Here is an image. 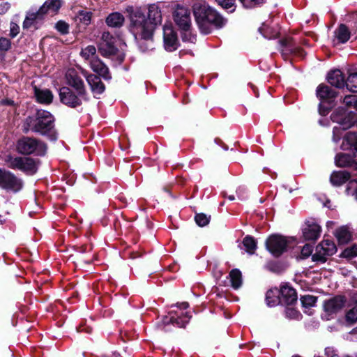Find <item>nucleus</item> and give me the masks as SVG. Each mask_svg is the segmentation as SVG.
Masks as SVG:
<instances>
[{
    "label": "nucleus",
    "mask_w": 357,
    "mask_h": 357,
    "mask_svg": "<svg viewBox=\"0 0 357 357\" xmlns=\"http://www.w3.org/2000/svg\"><path fill=\"white\" fill-rule=\"evenodd\" d=\"M196 223L200 227H204L208 224L210 216H207L204 213L197 214L195 217Z\"/></svg>",
    "instance_id": "40"
},
{
    "label": "nucleus",
    "mask_w": 357,
    "mask_h": 357,
    "mask_svg": "<svg viewBox=\"0 0 357 357\" xmlns=\"http://www.w3.org/2000/svg\"><path fill=\"white\" fill-rule=\"evenodd\" d=\"M35 22L31 20V18L29 17L26 15V17L23 22V28L29 29L34 24Z\"/></svg>",
    "instance_id": "52"
},
{
    "label": "nucleus",
    "mask_w": 357,
    "mask_h": 357,
    "mask_svg": "<svg viewBox=\"0 0 357 357\" xmlns=\"http://www.w3.org/2000/svg\"><path fill=\"white\" fill-rule=\"evenodd\" d=\"M243 188H239V189L236 191L237 195H238V198H240V199H243V196H242V195H241V194H242V191H243Z\"/></svg>",
    "instance_id": "53"
},
{
    "label": "nucleus",
    "mask_w": 357,
    "mask_h": 357,
    "mask_svg": "<svg viewBox=\"0 0 357 357\" xmlns=\"http://www.w3.org/2000/svg\"><path fill=\"white\" fill-rule=\"evenodd\" d=\"M346 321L350 324L357 322V305L347 312L346 314Z\"/></svg>",
    "instance_id": "44"
},
{
    "label": "nucleus",
    "mask_w": 357,
    "mask_h": 357,
    "mask_svg": "<svg viewBox=\"0 0 357 357\" xmlns=\"http://www.w3.org/2000/svg\"><path fill=\"white\" fill-rule=\"evenodd\" d=\"M163 40L166 50L172 52L177 49V36L171 23H165L163 26Z\"/></svg>",
    "instance_id": "14"
},
{
    "label": "nucleus",
    "mask_w": 357,
    "mask_h": 357,
    "mask_svg": "<svg viewBox=\"0 0 357 357\" xmlns=\"http://www.w3.org/2000/svg\"><path fill=\"white\" fill-rule=\"evenodd\" d=\"M331 119L333 122L337 123L333 130V140L335 142L340 141L342 130L349 128L355 122V116L352 113H347L342 107H338L331 114Z\"/></svg>",
    "instance_id": "4"
},
{
    "label": "nucleus",
    "mask_w": 357,
    "mask_h": 357,
    "mask_svg": "<svg viewBox=\"0 0 357 357\" xmlns=\"http://www.w3.org/2000/svg\"><path fill=\"white\" fill-rule=\"evenodd\" d=\"M179 311H171L168 316L163 319V323L165 325L172 324L178 327H184L189 321L191 316L189 312H183L182 310H185L188 307V303H182L178 305Z\"/></svg>",
    "instance_id": "7"
},
{
    "label": "nucleus",
    "mask_w": 357,
    "mask_h": 357,
    "mask_svg": "<svg viewBox=\"0 0 357 357\" xmlns=\"http://www.w3.org/2000/svg\"><path fill=\"white\" fill-rule=\"evenodd\" d=\"M26 16L31 18L35 22L40 20L45 16L43 13L40 12V8L36 12L29 11L27 13Z\"/></svg>",
    "instance_id": "47"
},
{
    "label": "nucleus",
    "mask_w": 357,
    "mask_h": 357,
    "mask_svg": "<svg viewBox=\"0 0 357 357\" xmlns=\"http://www.w3.org/2000/svg\"><path fill=\"white\" fill-rule=\"evenodd\" d=\"M62 6V0H46L40 6V12L44 15L56 14Z\"/></svg>",
    "instance_id": "21"
},
{
    "label": "nucleus",
    "mask_w": 357,
    "mask_h": 357,
    "mask_svg": "<svg viewBox=\"0 0 357 357\" xmlns=\"http://www.w3.org/2000/svg\"><path fill=\"white\" fill-rule=\"evenodd\" d=\"M10 36L14 38L20 32V26L17 23L11 22L10 24Z\"/></svg>",
    "instance_id": "50"
},
{
    "label": "nucleus",
    "mask_w": 357,
    "mask_h": 357,
    "mask_svg": "<svg viewBox=\"0 0 357 357\" xmlns=\"http://www.w3.org/2000/svg\"><path fill=\"white\" fill-rule=\"evenodd\" d=\"M336 92L328 86L320 84L317 89V96L321 100L319 106V112L322 116H326L331 107L325 106V103H331L336 97Z\"/></svg>",
    "instance_id": "9"
},
{
    "label": "nucleus",
    "mask_w": 357,
    "mask_h": 357,
    "mask_svg": "<svg viewBox=\"0 0 357 357\" xmlns=\"http://www.w3.org/2000/svg\"><path fill=\"white\" fill-rule=\"evenodd\" d=\"M335 162L338 167H348L353 165L354 160L349 154L339 153L335 158Z\"/></svg>",
    "instance_id": "31"
},
{
    "label": "nucleus",
    "mask_w": 357,
    "mask_h": 357,
    "mask_svg": "<svg viewBox=\"0 0 357 357\" xmlns=\"http://www.w3.org/2000/svg\"><path fill=\"white\" fill-rule=\"evenodd\" d=\"M321 231L320 225L313 220H308L303 229V236L305 240L315 241L320 236Z\"/></svg>",
    "instance_id": "15"
},
{
    "label": "nucleus",
    "mask_w": 357,
    "mask_h": 357,
    "mask_svg": "<svg viewBox=\"0 0 357 357\" xmlns=\"http://www.w3.org/2000/svg\"><path fill=\"white\" fill-rule=\"evenodd\" d=\"M215 1L222 8L229 10V12H233L235 10V1L236 0H215Z\"/></svg>",
    "instance_id": "41"
},
{
    "label": "nucleus",
    "mask_w": 357,
    "mask_h": 357,
    "mask_svg": "<svg viewBox=\"0 0 357 357\" xmlns=\"http://www.w3.org/2000/svg\"><path fill=\"white\" fill-rule=\"evenodd\" d=\"M231 286L234 289H238L241 286L242 277L241 273L238 269L232 270L229 273Z\"/></svg>",
    "instance_id": "33"
},
{
    "label": "nucleus",
    "mask_w": 357,
    "mask_h": 357,
    "mask_svg": "<svg viewBox=\"0 0 357 357\" xmlns=\"http://www.w3.org/2000/svg\"><path fill=\"white\" fill-rule=\"evenodd\" d=\"M343 103L348 108H354L357 109V95H348L343 99Z\"/></svg>",
    "instance_id": "38"
},
{
    "label": "nucleus",
    "mask_w": 357,
    "mask_h": 357,
    "mask_svg": "<svg viewBox=\"0 0 357 357\" xmlns=\"http://www.w3.org/2000/svg\"><path fill=\"white\" fill-rule=\"evenodd\" d=\"M332 223H333L332 222H328V223H327V226H328V225H329V224H332Z\"/></svg>",
    "instance_id": "57"
},
{
    "label": "nucleus",
    "mask_w": 357,
    "mask_h": 357,
    "mask_svg": "<svg viewBox=\"0 0 357 357\" xmlns=\"http://www.w3.org/2000/svg\"><path fill=\"white\" fill-rule=\"evenodd\" d=\"M340 243L344 244L351 240V234L346 227H341L337 229L335 233Z\"/></svg>",
    "instance_id": "28"
},
{
    "label": "nucleus",
    "mask_w": 357,
    "mask_h": 357,
    "mask_svg": "<svg viewBox=\"0 0 357 357\" xmlns=\"http://www.w3.org/2000/svg\"><path fill=\"white\" fill-rule=\"evenodd\" d=\"M161 21L160 10L154 4L149 7L147 17L139 10L131 15L130 31L142 52L153 49V32Z\"/></svg>",
    "instance_id": "1"
},
{
    "label": "nucleus",
    "mask_w": 357,
    "mask_h": 357,
    "mask_svg": "<svg viewBox=\"0 0 357 357\" xmlns=\"http://www.w3.org/2000/svg\"><path fill=\"white\" fill-rule=\"evenodd\" d=\"M335 39L334 40V44L337 45L340 43H346L350 38V32L348 28L341 24L339 28L335 31Z\"/></svg>",
    "instance_id": "24"
},
{
    "label": "nucleus",
    "mask_w": 357,
    "mask_h": 357,
    "mask_svg": "<svg viewBox=\"0 0 357 357\" xmlns=\"http://www.w3.org/2000/svg\"><path fill=\"white\" fill-rule=\"evenodd\" d=\"M6 102L9 105H12L13 103V102L11 100H7Z\"/></svg>",
    "instance_id": "55"
},
{
    "label": "nucleus",
    "mask_w": 357,
    "mask_h": 357,
    "mask_svg": "<svg viewBox=\"0 0 357 357\" xmlns=\"http://www.w3.org/2000/svg\"><path fill=\"white\" fill-rule=\"evenodd\" d=\"M343 150L351 151L354 156H357V135L354 132H347L341 146Z\"/></svg>",
    "instance_id": "18"
},
{
    "label": "nucleus",
    "mask_w": 357,
    "mask_h": 357,
    "mask_svg": "<svg viewBox=\"0 0 357 357\" xmlns=\"http://www.w3.org/2000/svg\"><path fill=\"white\" fill-rule=\"evenodd\" d=\"M113 41L114 38L109 32L102 33L100 43H110Z\"/></svg>",
    "instance_id": "51"
},
{
    "label": "nucleus",
    "mask_w": 357,
    "mask_h": 357,
    "mask_svg": "<svg viewBox=\"0 0 357 357\" xmlns=\"http://www.w3.org/2000/svg\"><path fill=\"white\" fill-rule=\"evenodd\" d=\"M83 75L85 77L89 85L91 87L92 92L96 94H100L105 91V85L101 82L99 77L89 74L86 71H82Z\"/></svg>",
    "instance_id": "16"
},
{
    "label": "nucleus",
    "mask_w": 357,
    "mask_h": 357,
    "mask_svg": "<svg viewBox=\"0 0 357 357\" xmlns=\"http://www.w3.org/2000/svg\"><path fill=\"white\" fill-rule=\"evenodd\" d=\"M259 30L265 38L269 39L275 38L279 35L278 26L271 27L266 24H263Z\"/></svg>",
    "instance_id": "30"
},
{
    "label": "nucleus",
    "mask_w": 357,
    "mask_h": 357,
    "mask_svg": "<svg viewBox=\"0 0 357 357\" xmlns=\"http://www.w3.org/2000/svg\"><path fill=\"white\" fill-rule=\"evenodd\" d=\"M342 256L347 258L357 257V245H353L352 246L346 248L342 252Z\"/></svg>",
    "instance_id": "45"
},
{
    "label": "nucleus",
    "mask_w": 357,
    "mask_h": 357,
    "mask_svg": "<svg viewBox=\"0 0 357 357\" xmlns=\"http://www.w3.org/2000/svg\"><path fill=\"white\" fill-rule=\"evenodd\" d=\"M66 83L75 89L76 91H86L84 82L73 69H70L66 75Z\"/></svg>",
    "instance_id": "17"
},
{
    "label": "nucleus",
    "mask_w": 357,
    "mask_h": 357,
    "mask_svg": "<svg viewBox=\"0 0 357 357\" xmlns=\"http://www.w3.org/2000/svg\"><path fill=\"white\" fill-rule=\"evenodd\" d=\"M301 301L303 306L311 307L315 305L317 298L311 295H306L301 298Z\"/></svg>",
    "instance_id": "43"
},
{
    "label": "nucleus",
    "mask_w": 357,
    "mask_h": 357,
    "mask_svg": "<svg viewBox=\"0 0 357 357\" xmlns=\"http://www.w3.org/2000/svg\"><path fill=\"white\" fill-rule=\"evenodd\" d=\"M280 292L278 289H270L266 292V301L268 306H275L280 303Z\"/></svg>",
    "instance_id": "32"
},
{
    "label": "nucleus",
    "mask_w": 357,
    "mask_h": 357,
    "mask_svg": "<svg viewBox=\"0 0 357 357\" xmlns=\"http://www.w3.org/2000/svg\"><path fill=\"white\" fill-rule=\"evenodd\" d=\"M54 121L53 116L46 110H38L35 118L29 117L26 119L30 130L43 135H47L51 140L56 139Z\"/></svg>",
    "instance_id": "3"
},
{
    "label": "nucleus",
    "mask_w": 357,
    "mask_h": 357,
    "mask_svg": "<svg viewBox=\"0 0 357 357\" xmlns=\"http://www.w3.org/2000/svg\"><path fill=\"white\" fill-rule=\"evenodd\" d=\"M298 53H299V54L301 53V54H302V50H298Z\"/></svg>",
    "instance_id": "58"
},
{
    "label": "nucleus",
    "mask_w": 357,
    "mask_h": 357,
    "mask_svg": "<svg viewBox=\"0 0 357 357\" xmlns=\"http://www.w3.org/2000/svg\"><path fill=\"white\" fill-rule=\"evenodd\" d=\"M314 357H322V356H321L320 355L315 354V355L314 356Z\"/></svg>",
    "instance_id": "56"
},
{
    "label": "nucleus",
    "mask_w": 357,
    "mask_h": 357,
    "mask_svg": "<svg viewBox=\"0 0 357 357\" xmlns=\"http://www.w3.org/2000/svg\"><path fill=\"white\" fill-rule=\"evenodd\" d=\"M91 69L105 79H110L111 75L109 73L108 68L98 57H94L90 61Z\"/></svg>",
    "instance_id": "20"
},
{
    "label": "nucleus",
    "mask_w": 357,
    "mask_h": 357,
    "mask_svg": "<svg viewBox=\"0 0 357 357\" xmlns=\"http://www.w3.org/2000/svg\"><path fill=\"white\" fill-rule=\"evenodd\" d=\"M325 206L329 207L326 204H324Z\"/></svg>",
    "instance_id": "59"
},
{
    "label": "nucleus",
    "mask_w": 357,
    "mask_h": 357,
    "mask_svg": "<svg viewBox=\"0 0 357 357\" xmlns=\"http://www.w3.org/2000/svg\"><path fill=\"white\" fill-rule=\"evenodd\" d=\"M228 199H229V200H234L235 198H234V195H229V196L228 197Z\"/></svg>",
    "instance_id": "54"
},
{
    "label": "nucleus",
    "mask_w": 357,
    "mask_h": 357,
    "mask_svg": "<svg viewBox=\"0 0 357 357\" xmlns=\"http://www.w3.org/2000/svg\"><path fill=\"white\" fill-rule=\"evenodd\" d=\"M192 8L196 22L204 34L211 32V24L221 28L226 23V20L215 10L206 3H195Z\"/></svg>",
    "instance_id": "2"
},
{
    "label": "nucleus",
    "mask_w": 357,
    "mask_h": 357,
    "mask_svg": "<svg viewBox=\"0 0 357 357\" xmlns=\"http://www.w3.org/2000/svg\"><path fill=\"white\" fill-rule=\"evenodd\" d=\"M350 178V174L346 171L333 172L330 181L333 185H341Z\"/></svg>",
    "instance_id": "25"
},
{
    "label": "nucleus",
    "mask_w": 357,
    "mask_h": 357,
    "mask_svg": "<svg viewBox=\"0 0 357 357\" xmlns=\"http://www.w3.org/2000/svg\"><path fill=\"white\" fill-rule=\"evenodd\" d=\"M174 21L183 31L190 30L191 26L190 13L188 8L183 6H177L174 14Z\"/></svg>",
    "instance_id": "13"
},
{
    "label": "nucleus",
    "mask_w": 357,
    "mask_h": 357,
    "mask_svg": "<svg viewBox=\"0 0 357 357\" xmlns=\"http://www.w3.org/2000/svg\"><path fill=\"white\" fill-rule=\"evenodd\" d=\"M287 245V239L277 234L270 236L266 241L267 250L275 257H279L285 252Z\"/></svg>",
    "instance_id": "11"
},
{
    "label": "nucleus",
    "mask_w": 357,
    "mask_h": 357,
    "mask_svg": "<svg viewBox=\"0 0 357 357\" xmlns=\"http://www.w3.org/2000/svg\"><path fill=\"white\" fill-rule=\"evenodd\" d=\"M61 102L70 107H76L89 100V96L86 91L73 92L68 87H62L59 91Z\"/></svg>",
    "instance_id": "5"
},
{
    "label": "nucleus",
    "mask_w": 357,
    "mask_h": 357,
    "mask_svg": "<svg viewBox=\"0 0 357 357\" xmlns=\"http://www.w3.org/2000/svg\"><path fill=\"white\" fill-rule=\"evenodd\" d=\"M100 54L104 56H109L114 54L117 49L114 45V41L110 43H100L98 47Z\"/></svg>",
    "instance_id": "29"
},
{
    "label": "nucleus",
    "mask_w": 357,
    "mask_h": 357,
    "mask_svg": "<svg viewBox=\"0 0 357 357\" xmlns=\"http://www.w3.org/2000/svg\"><path fill=\"white\" fill-rule=\"evenodd\" d=\"M8 166L12 169H18L27 174H33L38 169V162L31 158L16 157L8 160Z\"/></svg>",
    "instance_id": "8"
},
{
    "label": "nucleus",
    "mask_w": 357,
    "mask_h": 357,
    "mask_svg": "<svg viewBox=\"0 0 357 357\" xmlns=\"http://www.w3.org/2000/svg\"><path fill=\"white\" fill-rule=\"evenodd\" d=\"M96 48L95 46L88 45L82 50L80 54L85 60H91L93 58L96 57Z\"/></svg>",
    "instance_id": "37"
},
{
    "label": "nucleus",
    "mask_w": 357,
    "mask_h": 357,
    "mask_svg": "<svg viewBox=\"0 0 357 357\" xmlns=\"http://www.w3.org/2000/svg\"><path fill=\"white\" fill-rule=\"evenodd\" d=\"M327 79L331 85L337 88H342L346 84L343 74L340 70L331 71L328 74Z\"/></svg>",
    "instance_id": "22"
},
{
    "label": "nucleus",
    "mask_w": 357,
    "mask_h": 357,
    "mask_svg": "<svg viewBox=\"0 0 357 357\" xmlns=\"http://www.w3.org/2000/svg\"><path fill=\"white\" fill-rule=\"evenodd\" d=\"M22 181L13 174L0 169V187L14 192L22 188Z\"/></svg>",
    "instance_id": "12"
},
{
    "label": "nucleus",
    "mask_w": 357,
    "mask_h": 357,
    "mask_svg": "<svg viewBox=\"0 0 357 357\" xmlns=\"http://www.w3.org/2000/svg\"><path fill=\"white\" fill-rule=\"evenodd\" d=\"M92 13L88 10H79L76 15V20L88 25L91 23Z\"/></svg>",
    "instance_id": "34"
},
{
    "label": "nucleus",
    "mask_w": 357,
    "mask_h": 357,
    "mask_svg": "<svg viewBox=\"0 0 357 357\" xmlns=\"http://www.w3.org/2000/svg\"><path fill=\"white\" fill-rule=\"evenodd\" d=\"M347 192L357 199V180L349 181L347 188Z\"/></svg>",
    "instance_id": "42"
},
{
    "label": "nucleus",
    "mask_w": 357,
    "mask_h": 357,
    "mask_svg": "<svg viewBox=\"0 0 357 357\" xmlns=\"http://www.w3.org/2000/svg\"><path fill=\"white\" fill-rule=\"evenodd\" d=\"M243 246L247 252L253 254L257 248L255 240L251 236H246L243 241Z\"/></svg>",
    "instance_id": "35"
},
{
    "label": "nucleus",
    "mask_w": 357,
    "mask_h": 357,
    "mask_svg": "<svg viewBox=\"0 0 357 357\" xmlns=\"http://www.w3.org/2000/svg\"><path fill=\"white\" fill-rule=\"evenodd\" d=\"M55 28L56 30L62 34H66L68 33L69 26L64 21H59L55 24Z\"/></svg>",
    "instance_id": "46"
},
{
    "label": "nucleus",
    "mask_w": 357,
    "mask_h": 357,
    "mask_svg": "<svg viewBox=\"0 0 357 357\" xmlns=\"http://www.w3.org/2000/svg\"><path fill=\"white\" fill-rule=\"evenodd\" d=\"M312 252V246L310 244H305L301 252V259H305L309 257Z\"/></svg>",
    "instance_id": "48"
},
{
    "label": "nucleus",
    "mask_w": 357,
    "mask_h": 357,
    "mask_svg": "<svg viewBox=\"0 0 357 357\" xmlns=\"http://www.w3.org/2000/svg\"><path fill=\"white\" fill-rule=\"evenodd\" d=\"M10 47V41L8 38H0V50L7 51Z\"/></svg>",
    "instance_id": "49"
},
{
    "label": "nucleus",
    "mask_w": 357,
    "mask_h": 357,
    "mask_svg": "<svg viewBox=\"0 0 357 357\" xmlns=\"http://www.w3.org/2000/svg\"><path fill=\"white\" fill-rule=\"evenodd\" d=\"M345 85L349 91L357 93V73L349 75Z\"/></svg>",
    "instance_id": "36"
},
{
    "label": "nucleus",
    "mask_w": 357,
    "mask_h": 357,
    "mask_svg": "<svg viewBox=\"0 0 357 357\" xmlns=\"http://www.w3.org/2000/svg\"><path fill=\"white\" fill-rule=\"evenodd\" d=\"M35 96L37 100L40 103H50L53 98L52 92L48 89H38L35 88Z\"/></svg>",
    "instance_id": "27"
},
{
    "label": "nucleus",
    "mask_w": 357,
    "mask_h": 357,
    "mask_svg": "<svg viewBox=\"0 0 357 357\" xmlns=\"http://www.w3.org/2000/svg\"><path fill=\"white\" fill-rule=\"evenodd\" d=\"M17 151L22 154L36 153L43 155L46 152L45 144L32 138L24 137L20 139L17 146Z\"/></svg>",
    "instance_id": "6"
},
{
    "label": "nucleus",
    "mask_w": 357,
    "mask_h": 357,
    "mask_svg": "<svg viewBox=\"0 0 357 357\" xmlns=\"http://www.w3.org/2000/svg\"><path fill=\"white\" fill-rule=\"evenodd\" d=\"M337 251L336 246L331 240H323L317 247L315 253L312 255L313 261L324 263L328 256L334 255Z\"/></svg>",
    "instance_id": "10"
},
{
    "label": "nucleus",
    "mask_w": 357,
    "mask_h": 357,
    "mask_svg": "<svg viewBox=\"0 0 357 357\" xmlns=\"http://www.w3.org/2000/svg\"><path fill=\"white\" fill-rule=\"evenodd\" d=\"M344 305V300L341 296H336L325 301L324 307L326 312L332 314L340 311Z\"/></svg>",
    "instance_id": "19"
},
{
    "label": "nucleus",
    "mask_w": 357,
    "mask_h": 357,
    "mask_svg": "<svg viewBox=\"0 0 357 357\" xmlns=\"http://www.w3.org/2000/svg\"><path fill=\"white\" fill-rule=\"evenodd\" d=\"M124 17L119 13H113L109 15L106 19V23L111 27H120L124 23Z\"/></svg>",
    "instance_id": "26"
},
{
    "label": "nucleus",
    "mask_w": 357,
    "mask_h": 357,
    "mask_svg": "<svg viewBox=\"0 0 357 357\" xmlns=\"http://www.w3.org/2000/svg\"><path fill=\"white\" fill-rule=\"evenodd\" d=\"M279 292L284 299V302L287 305L292 304L297 300L296 291L287 284L282 285Z\"/></svg>",
    "instance_id": "23"
},
{
    "label": "nucleus",
    "mask_w": 357,
    "mask_h": 357,
    "mask_svg": "<svg viewBox=\"0 0 357 357\" xmlns=\"http://www.w3.org/2000/svg\"><path fill=\"white\" fill-rule=\"evenodd\" d=\"M243 6L246 8H252L262 5L265 0H239Z\"/></svg>",
    "instance_id": "39"
}]
</instances>
